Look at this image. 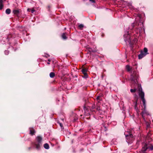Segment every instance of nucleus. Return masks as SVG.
I'll use <instances>...</instances> for the list:
<instances>
[{
	"mask_svg": "<svg viewBox=\"0 0 153 153\" xmlns=\"http://www.w3.org/2000/svg\"><path fill=\"white\" fill-rule=\"evenodd\" d=\"M124 37L126 38V39H125V40H127L128 39H129L130 38V36L129 35V32L128 31H127L126 32V33H125L124 35Z\"/></svg>",
	"mask_w": 153,
	"mask_h": 153,
	"instance_id": "nucleus-10",
	"label": "nucleus"
},
{
	"mask_svg": "<svg viewBox=\"0 0 153 153\" xmlns=\"http://www.w3.org/2000/svg\"><path fill=\"white\" fill-rule=\"evenodd\" d=\"M11 10L9 8L7 9L5 11L6 13L7 14H9L10 13Z\"/></svg>",
	"mask_w": 153,
	"mask_h": 153,
	"instance_id": "nucleus-16",
	"label": "nucleus"
},
{
	"mask_svg": "<svg viewBox=\"0 0 153 153\" xmlns=\"http://www.w3.org/2000/svg\"><path fill=\"white\" fill-rule=\"evenodd\" d=\"M84 27V25L83 24H80L78 26L80 30H82Z\"/></svg>",
	"mask_w": 153,
	"mask_h": 153,
	"instance_id": "nucleus-21",
	"label": "nucleus"
},
{
	"mask_svg": "<svg viewBox=\"0 0 153 153\" xmlns=\"http://www.w3.org/2000/svg\"><path fill=\"white\" fill-rule=\"evenodd\" d=\"M3 0H0V10L2 9L3 7Z\"/></svg>",
	"mask_w": 153,
	"mask_h": 153,
	"instance_id": "nucleus-12",
	"label": "nucleus"
},
{
	"mask_svg": "<svg viewBox=\"0 0 153 153\" xmlns=\"http://www.w3.org/2000/svg\"><path fill=\"white\" fill-rule=\"evenodd\" d=\"M31 149V147H29L28 148V149L29 150H30Z\"/></svg>",
	"mask_w": 153,
	"mask_h": 153,
	"instance_id": "nucleus-29",
	"label": "nucleus"
},
{
	"mask_svg": "<svg viewBox=\"0 0 153 153\" xmlns=\"http://www.w3.org/2000/svg\"><path fill=\"white\" fill-rule=\"evenodd\" d=\"M148 49L146 48H144L143 51H141L140 53L138 55V58L139 59H142L143 57L145 56L148 53H147Z\"/></svg>",
	"mask_w": 153,
	"mask_h": 153,
	"instance_id": "nucleus-5",
	"label": "nucleus"
},
{
	"mask_svg": "<svg viewBox=\"0 0 153 153\" xmlns=\"http://www.w3.org/2000/svg\"><path fill=\"white\" fill-rule=\"evenodd\" d=\"M137 100L135 102V105H134V108L136 110H138V107H137Z\"/></svg>",
	"mask_w": 153,
	"mask_h": 153,
	"instance_id": "nucleus-20",
	"label": "nucleus"
},
{
	"mask_svg": "<svg viewBox=\"0 0 153 153\" xmlns=\"http://www.w3.org/2000/svg\"><path fill=\"white\" fill-rule=\"evenodd\" d=\"M9 52L8 51L6 50L4 51L5 54L6 55H7L9 54Z\"/></svg>",
	"mask_w": 153,
	"mask_h": 153,
	"instance_id": "nucleus-24",
	"label": "nucleus"
},
{
	"mask_svg": "<svg viewBox=\"0 0 153 153\" xmlns=\"http://www.w3.org/2000/svg\"><path fill=\"white\" fill-rule=\"evenodd\" d=\"M44 147L46 149H48L49 148V145L47 143H46L44 145Z\"/></svg>",
	"mask_w": 153,
	"mask_h": 153,
	"instance_id": "nucleus-14",
	"label": "nucleus"
},
{
	"mask_svg": "<svg viewBox=\"0 0 153 153\" xmlns=\"http://www.w3.org/2000/svg\"><path fill=\"white\" fill-rule=\"evenodd\" d=\"M136 91V89H130V91L131 93L135 92Z\"/></svg>",
	"mask_w": 153,
	"mask_h": 153,
	"instance_id": "nucleus-22",
	"label": "nucleus"
},
{
	"mask_svg": "<svg viewBox=\"0 0 153 153\" xmlns=\"http://www.w3.org/2000/svg\"><path fill=\"white\" fill-rule=\"evenodd\" d=\"M22 12L21 9H15L13 10V13L17 17H18L19 13Z\"/></svg>",
	"mask_w": 153,
	"mask_h": 153,
	"instance_id": "nucleus-8",
	"label": "nucleus"
},
{
	"mask_svg": "<svg viewBox=\"0 0 153 153\" xmlns=\"http://www.w3.org/2000/svg\"><path fill=\"white\" fill-rule=\"evenodd\" d=\"M97 100L98 102H99L100 101L102 100V98L100 96H98L97 97Z\"/></svg>",
	"mask_w": 153,
	"mask_h": 153,
	"instance_id": "nucleus-19",
	"label": "nucleus"
},
{
	"mask_svg": "<svg viewBox=\"0 0 153 153\" xmlns=\"http://www.w3.org/2000/svg\"><path fill=\"white\" fill-rule=\"evenodd\" d=\"M139 96L140 97L141 100L143 103V105L144 108L142 109V111L141 114L145 122H146L147 126L148 128L150 126V123L149 122H147V118L149 115V113L146 110V100L144 98V93L142 91H140L139 93Z\"/></svg>",
	"mask_w": 153,
	"mask_h": 153,
	"instance_id": "nucleus-1",
	"label": "nucleus"
},
{
	"mask_svg": "<svg viewBox=\"0 0 153 153\" xmlns=\"http://www.w3.org/2000/svg\"><path fill=\"white\" fill-rule=\"evenodd\" d=\"M126 136L127 139V141L128 143H132L134 138L133 136L131 134H129V135H126Z\"/></svg>",
	"mask_w": 153,
	"mask_h": 153,
	"instance_id": "nucleus-6",
	"label": "nucleus"
},
{
	"mask_svg": "<svg viewBox=\"0 0 153 153\" xmlns=\"http://www.w3.org/2000/svg\"><path fill=\"white\" fill-rule=\"evenodd\" d=\"M14 37L13 36V35L11 34H9L7 38V41H9L10 38L13 37Z\"/></svg>",
	"mask_w": 153,
	"mask_h": 153,
	"instance_id": "nucleus-13",
	"label": "nucleus"
},
{
	"mask_svg": "<svg viewBox=\"0 0 153 153\" xmlns=\"http://www.w3.org/2000/svg\"><path fill=\"white\" fill-rule=\"evenodd\" d=\"M31 8H28L27 9V11L29 12H31Z\"/></svg>",
	"mask_w": 153,
	"mask_h": 153,
	"instance_id": "nucleus-27",
	"label": "nucleus"
},
{
	"mask_svg": "<svg viewBox=\"0 0 153 153\" xmlns=\"http://www.w3.org/2000/svg\"><path fill=\"white\" fill-rule=\"evenodd\" d=\"M29 130L30 131V134L31 135L33 136L36 133V131L34 128L33 127H30L29 128Z\"/></svg>",
	"mask_w": 153,
	"mask_h": 153,
	"instance_id": "nucleus-9",
	"label": "nucleus"
},
{
	"mask_svg": "<svg viewBox=\"0 0 153 153\" xmlns=\"http://www.w3.org/2000/svg\"><path fill=\"white\" fill-rule=\"evenodd\" d=\"M62 38L64 39H66L67 38L65 33H63L62 35Z\"/></svg>",
	"mask_w": 153,
	"mask_h": 153,
	"instance_id": "nucleus-18",
	"label": "nucleus"
},
{
	"mask_svg": "<svg viewBox=\"0 0 153 153\" xmlns=\"http://www.w3.org/2000/svg\"><path fill=\"white\" fill-rule=\"evenodd\" d=\"M87 70L86 68H83L82 70V73L84 74V75L85 76L87 75Z\"/></svg>",
	"mask_w": 153,
	"mask_h": 153,
	"instance_id": "nucleus-11",
	"label": "nucleus"
},
{
	"mask_svg": "<svg viewBox=\"0 0 153 153\" xmlns=\"http://www.w3.org/2000/svg\"><path fill=\"white\" fill-rule=\"evenodd\" d=\"M36 141L34 142H33L31 144L37 150H39L40 148V145L41 144V142L42 140V137L38 136L36 137Z\"/></svg>",
	"mask_w": 153,
	"mask_h": 153,
	"instance_id": "nucleus-3",
	"label": "nucleus"
},
{
	"mask_svg": "<svg viewBox=\"0 0 153 153\" xmlns=\"http://www.w3.org/2000/svg\"><path fill=\"white\" fill-rule=\"evenodd\" d=\"M138 78V75L135 72H134L133 74L131 75V79L132 81L134 82L135 83L137 81V79Z\"/></svg>",
	"mask_w": 153,
	"mask_h": 153,
	"instance_id": "nucleus-7",
	"label": "nucleus"
},
{
	"mask_svg": "<svg viewBox=\"0 0 153 153\" xmlns=\"http://www.w3.org/2000/svg\"><path fill=\"white\" fill-rule=\"evenodd\" d=\"M48 61L49 62H50L51 61V60L50 59H48Z\"/></svg>",
	"mask_w": 153,
	"mask_h": 153,
	"instance_id": "nucleus-30",
	"label": "nucleus"
},
{
	"mask_svg": "<svg viewBox=\"0 0 153 153\" xmlns=\"http://www.w3.org/2000/svg\"><path fill=\"white\" fill-rule=\"evenodd\" d=\"M126 69L128 71H130L131 69L129 65H127L126 66Z\"/></svg>",
	"mask_w": 153,
	"mask_h": 153,
	"instance_id": "nucleus-17",
	"label": "nucleus"
},
{
	"mask_svg": "<svg viewBox=\"0 0 153 153\" xmlns=\"http://www.w3.org/2000/svg\"><path fill=\"white\" fill-rule=\"evenodd\" d=\"M47 64L48 65L50 64V63L49 62H47Z\"/></svg>",
	"mask_w": 153,
	"mask_h": 153,
	"instance_id": "nucleus-31",
	"label": "nucleus"
},
{
	"mask_svg": "<svg viewBox=\"0 0 153 153\" xmlns=\"http://www.w3.org/2000/svg\"><path fill=\"white\" fill-rule=\"evenodd\" d=\"M49 56V55L48 54H47L45 56V57H48Z\"/></svg>",
	"mask_w": 153,
	"mask_h": 153,
	"instance_id": "nucleus-28",
	"label": "nucleus"
},
{
	"mask_svg": "<svg viewBox=\"0 0 153 153\" xmlns=\"http://www.w3.org/2000/svg\"><path fill=\"white\" fill-rule=\"evenodd\" d=\"M36 10L34 9V8H31V12L32 13H33L35 12Z\"/></svg>",
	"mask_w": 153,
	"mask_h": 153,
	"instance_id": "nucleus-23",
	"label": "nucleus"
},
{
	"mask_svg": "<svg viewBox=\"0 0 153 153\" xmlns=\"http://www.w3.org/2000/svg\"><path fill=\"white\" fill-rule=\"evenodd\" d=\"M84 109L85 111V115L86 116L90 115L92 112H95L97 111H99L100 110V106H97L96 108L95 107V105H93L91 109L89 106H86L84 105Z\"/></svg>",
	"mask_w": 153,
	"mask_h": 153,
	"instance_id": "nucleus-2",
	"label": "nucleus"
},
{
	"mask_svg": "<svg viewBox=\"0 0 153 153\" xmlns=\"http://www.w3.org/2000/svg\"><path fill=\"white\" fill-rule=\"evenodd\" d=\"M50 77L53 78L55 76V74L53 72H51L50 74Z\"/></svg>",
	"mask_w": 153,
	"mask_h": 153,
	"instance_id": "nucleus-15",
	"label": "nucleus"
},
{
	"mask_svg": "<svg viewBox=\"0 0 153 153\" xmlns=\"http://www.w3.org/2000/svg\"><path fill=\"white\" fill-rule=\"evenodd\" d=\"M90 1H91L93 3H95V0H89Z\"/></svg>",
	"mask_w": 153,
	"mask_h": 153,
	"instance_id": "nucleus-26",
	"label": "nucleus"
},
{
	"mask_svg": "<svg viewBox=\"0 0 153 153\" xmlns=\"http://www.w3.org/2000/svg\"><path fill=\"white\" fill-rule=\"evenodd\" d=\"M147 150H153V146L150 144L145 143L143 145L142 149L140 151V153H145Z\"/></svg>",
	"mask_w": 153,
	"mask_h": 153,
	"instance_id": "nucleus-4",
	"label": "nucleus"
},
{
	"mask_svg": "<svg viewBox=\"0 0 153 153\" xmlns=\"http://www.w3.org/2000/svg\"><path fill=\"white\" fill-rule=\"evenodd\" d=\"M58 123L59 124L60 126L61 127V128H62L63 127V125L61 123H60V122H58Z\"/></svg>",
	"mask_w": 153,
	"mask_h": 153,
	"instance_id": "nucleus-25",
	"label": "nucleus"
}]
</instances>
